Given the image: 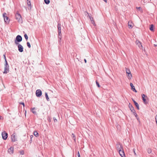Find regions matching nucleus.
I'll use <instances>...</instances> for the list:
<instances>
[{"label":"nucleus","mask_w":157,"mask_h":157,"mask_svg":"<svg viewBox=\"0 0 157 157\" xmlns=\"http://www.w3.org/2000/svg\"><path fill=\"white\" fill-rule=\"evenodd\" d=\"M15 18L19 23H22L23 22L22 18L18 11H17L15 14Z\"/></svg>","instance_id":"f257e3e1"},{"label":"nucleus","mask_w":157,"mask_h":157,"mask_svg":"<svg viewBox=\"0 0 157 157\" xmlns=\"http://www.w3.org/2000/svg\"><path fill=\"white\" fill-rule=\"evenodd\" d=\"M3 16L4 18L5 21L6 23H9L10 21L9 19L7 16V14L4 13L3 14Z\"/></svg>","instance_id":"f03ea898"},{"label":"nucleus","mask_w":157,"mask_h":157,"mask_svg":"<svg viewBox=\"0 0 157 157\" xmlns=\"http://www.w3.org/2000/svg\"><path fill=\"white\" fill-rule=\"evenodd\" d=\"M2 138L6 140L7 139L8 137V134L5 131H4L2 133Z\"/></svg>","instance_id":"7ed1b4c3"},{"label":"nucleus","mask_w":157,"mask_h":157,"mask_svg":"<svg viewBox=\"0 0 157 157\" xmlns=\"http://www.w3.org/2000/svg\"><path fill=\"white\" fill-rule=\"evenodd\" d=\"M116 149L118 151L123 149V147L120 143H118L117 144Z\"/></svg>","instance_id":"20e7f679"},{"label":"nucleus","mask_w":157,"mask_h":157,"mask_svg":"<svg viewBox=\"0 0 157 157\" xmlns=\"http://www.w3.org/2000/svg\"><path fill=\"white\" fill-rule=\"evenodd\" d=\"M136 44L138 45V47L140 49H143V47L142 45V44L139 40H136Z\"/></svg>","instance_id":"39448f33"},{"label":"nucleus","mask_w":157,"mask_h":157,"mask_svg":"<svg viewBox=\"0 0 157 157\" xmlns=\"http://www.w3.org/2000/svg\"><path fill=\"white\" fill-rule=\"evenodd\" d=\"M9 66L8 65V63H7V64L6 63V65L5 66V68H4V71L3 72V73L6 74L7 73V72L9 71Z\"/></svg>","instance_id":"423d86ee"},{"label":"nucleus","mask_w":157,"mask_h":157,"mask_svg":"<svg viewBox=\"0 0 157 157\" xmlns=\"http://www.w3.org/2000/svg\"><path fill=\"white\" fill-rule=\"evenodd\" d=\"M57 27L58 29L59 36L60 37H61V24H58Z\"/></svg>","instance_id":"0eeeda50"},{"label":"nucleus","mask_w":157,"mask_h":157,"mask_svg":"<svg viewBox=\"0 0 157 157\" xmlns=\"http://www.w3.org/2000/svg\"><path fill=\"white\" fill-rule=\"evenodd\" d=\"M36 95L37 97H40L42 95V91L40 90H37L36 92Z\"/></svg>","instance_id":"6e6552de"},{"label":"nucleus","mask_w":157,"mask_h":157,"mask_svg":"<svg viewBox=\"0 0 157 157\" xmlns=\"http://www.w3.org/2000/svg\"><path fill=\"white\" fill-rule=\"evenodd\" d=\"M121 157H126L123 149L118 151Z\"/></svg>","instance_id":"1a4fd4ad"},{"label":"nucleus","mask_w":157,"mask_h":157,"mask_svg":"<svg viewBox=\"0 0 157 157\" xmlns=\"http://www.w3.org/2000/svg\"><path fill=\"white\" fill-rule=\"evenodd\" d=\"M12 141L13 142H15L17 140L16 137L15 136V133L13 134L11 136Z\"/></svg>","instance_id":"9d476101"},{"label":"nucleus","mask_w":157,"mask_h":157,"mask_svg":"<svg viewBox=\"0 0 157 157\" xmlns=\"http://www.w3.org/2000/svg\"><path fill=\"white\" fill-rule=\"evenodd\" d=\"M13 147H11L8 149V151L10 154H12L13 153Z\"/></svg>","instance_id":"9b49d317"},{"label":"nucleus","mask_w":157,"mask_h":157,"mask_svg":"<svg viewBox=\"0 0 157 157\" xmlns=\"http://www.w3.org/2000/svg\"><path fill=\"white\" fill-rule=\"evenodd\" d=\"M22 40V37L20 35H18L17 36L16 40L18 42H21Z\"/></svg>","instance_id":"f8f14e48"},{"label":"nucleus","mask_w":157,"mask_h":157,"mask_svg":"<svg viewBox=\"0 0 157 157\" xmlns=\"http://www.w3.org/2000/svg\"><path fill=\"white\" fill-rule=\"evenodd\" d=\"M128 25L129 29H132L133 26V24L131 21H129L128 23Z\"/></svg>","instance_id":"ddd939ff"},{"label":"nucleus","mask_w":157,"mask_h":157,"mask_svg":"<svg viewBox=\"0 0 157 157\" xmlns=\"http://www.w3.org/2000/svg\"><path fill=\"white\" fill-rule=\"evenodd\" d=\"M18 50L20 52H22L23 51V47L21 44H19L18 46Z\"/></svg>","instance_id":"4468645a"},{"label":"nucleus","mask_w":157,"mask_h":157,"mask_svg":"<svg viewBox=\"0 0 157 157\" xmlns=\"http://www.w3.org/2000/svg\"><path fill=\"white\" fill-rule=\"evenodd\" d=\"M130 86L131 87V89L133 91L136 92L137 91L136 90L134 86H133V84L132 83H130Z\"/></svg>","instance_id":"2eb2a0df"},{"label":"nucleus","mask_w":157,"mask_h":157,"mask_svg":"<svg viewBox=\"0 0 157 157\" xmlns=\"http://www.w3.org/2000/svg\"><path fill=\"white\" fill-rule=\"evenodd\" d=\"M128 106L130 110H131L132 112H133V111H134V110H135L134 108L130 103H129Z\"/></svg>","instance_id":"dca6fc26"},{"label":"nucleus","mask_w":157,"mask_h":157,"mask_svg":"<svg viewBox=\"0 0 157 157\" xmlns=\"http://www.w3.org/2000/svg\"><path fill=\"white\" fill-rule=\"evenodd\" d=\"M132 99V100H133L135 105L136 107L138 109H139V105L138 104L135 100H133V99Z\"/></svg>","instance_id":"f3484780"},{"label":"nucleus","mask_w":157,"mask_h":157,"mask_svg":"<svg viewBox=\"0 0 157 157\" xmlns=\"http://www.w3.org/2000/svg\"><path fill=\"white\" fill-rule=\"evenodd\" d=\"M35 107L33 108H32L31 109V111L34 114H36V111H35L34 110L35 109Z\"/></svg>","instance_id":"a211bd4d"},{"label":"nucleus","mask_w":157,"mask_h":157,"mask_svg":"<svg viewBox=\"0 0 157 157\" xmlns=\"http://www.w3.org/2000/svg\"><path fill=\"white\" fill-rule=\"evenodd\" d=\"M150 29L151 31H154V27L153 25H150Z\"/></svg>","instance_id":"6ab92c4d"},{"label":"nucleus","mask_w":157,"mask_h":157,"mask_svg":"<svg viewBox=\"0 0 157 157\" xmlns=\"http://www.w3.org/2000/svg\"><path fill=\"white\" fill-rule=\"evenodd\" d=\"M144 102L145 104H146L148 103V99H142Z\"/></svg>","instance_id":"aec40b11"},{"label":"nucleus","mask_w":157,"mask_h":157,"mask_svg":"<svg viewBox=\"0 0 157 157\" xmlns=\"http://www.w3.org/2000/svg\"><path fill=\"white\" fill-rule=\"evenodd\" d=\"M132 112L133 113V115L135 116V117H136V119H138V117H137V115L136 114V111H135V110H134V111H133V112Z\"/></svg>","instance_id":"412c9836"},{"label":"nucleus","mask_w":157,"mask_h":157,"mask_svg":"<svg viewBox=\"0 0 157 157\" xmlns=\"http://www.w3.org/2000/svg\"><path fill=\"white\" fill-rule=\"evenodd\" d=\"M127 76L129 79H131L132 77V75L131 73L129 74H127Z\"/></svg>","instance_id":"4be33fe9"},{"label":"nucleus","mask_w":157,"mask_h":157,"mask_svg":"<svg viewBox=\"0 0 157 157\" xmlns=\"http://www.w3.org/2000/svg\"><path fill=\"white\" fill-rule=\"evenodd\" d=\"M34 135L36 137H37L39 136V134L36 131L34 132Z\"/></svg>","instance_id":"5701e85b"},{"label":"nucleus","mask_w":157,"mask_h":157,"mask_svg":"<svg viewBox=\"0 0 157 157\" xmlns=\"http://www.w3.org/2000/svg\"><path fill=\"white\" fill-rule=\"evenodd\" d=\"M126 72L127 74H129L131 73V72L129 69L127 68H126Z\"/></svg>","instance_id":"b1692460"},{"label":"nucleus","mask_w":157,"mask_h":157,"mask_svg":"<svg viewBox=\"0 0 157 157\" xmlns=\"http://www.w3.org/2000/svg\"><path fill=\"white\" fill-rule=\"evenodd\" d=\"M71 137L75 141L76 137L75 135L73 133L72 134Z\"/></svg>","instance_id":"393cba45"},{"label":"nucleus","mask_w":157,"mask_h":157,"mask_svg":"<svg viewBox=\"0 0 157 157\" xmlns=\"http://www.w3.org/2000/svg\"><path fill=\"white\" fill-rule=\"evenodd\" d=\"M27 4L28 6H31V2L29 1V0H27Z\"/></svg>","instance_id":"a878e982"},{"label":"nucleus","mask_w":157,"mask_h":157,"mask_svg":"<svg viewBox=\"0 0 157 157\" xmlns=\"http://www.w3.org/2000/svg\"><path fill=\"white\" fill-rule=\"evenodd\" d=\"M44 1L47 4H48L50 3V0H44Z\"/></svg>","instance_id":"bb28decb"},{"label":"nucleus","mask_w":157,"mask_h":157,"mask_svg":"<svg viewBox=\"0 0 157 157\" xmlns=\"http://www.w3.org/2000/svg\"><path fill=\"white\" fill-rule=\"evenodd\" d=\"M147 151L149 154H150L151 152V149L150 148H148L147 150Z\"/></svg>","instance_id":"cd10ccee"},{"label":"nucleus","mask_w":157,"mask_h":157,"mask_svg":"<svg viewBox=\"0 0 157 157\" xmlns=\"http://www.w3.org/2000/svg\"><path fill=\"white\" fill-rule=\"evenodd\" d=\"M27 46H28V47L29 48H30L31 47V45H30V44L29 42H27Z\"/></svg>","instance_id":"c85d7f7f"},{"label":"nucleus","mask_w":157,"mask_h":157,"mask_svg":"<svg viewBox=\"0 0 157 157\" xmlns=\"http://www.w3.org/2000/svg\"><path fill=\"white\" fill-rule=\"evenodd\" d=\"M24 36L26 40L28 39V36L26 34H25L24 35Z\"/></svg>","instance_id":"c756f323"},{"label":"nucleus","mask_w":157,"mask_h":157,"mask_svg":"<svg viewBox=\"0 0 157 157\" xmlns=\"http://www.w3.org/2000/svg\"><path fill=\"white\" fill-rule=\"evenodd\" d=\"M96 84L97 86H98V87H100V86L99 85V83L97 81H96Z\"/></svg>","instance_id":"7c9ffc66"},{"label":"nucleus","mask_w":157,"mask_h":157,"mask_svg":"<svg viewBox=\"0 0 157 157\" xmlns=\"http://www.w3.org/2000/svg\"><path fill=\"white\" fill-rule=\"evenodd\" d=\"M91 23L92 24L94 25V26H95L96 25L95 23V22L94 20H92V21H91Z\"/></svg>","instance_id":"2f4dec72"},{"label":"nucleus","mask_w":157,"mask_h":157,"mask_svg":"<svg viewBox=\"0 0 157 157\" xmlns=\"http://www.w3.org/2000/svg\"><path fill=\"white\" fill-rule=\"evenodd\" d=\"M19 103L20 104L22 105H23V106L24 107H25V104H24V103L23 102H19Z\"/></svg>","instance_id":"473e14b6"},{"label":"nucleus","mask_w":157,"mask_h":157,"mask_svg":"<svg viewBox=\"0 0 157 157\" xmlns=\"http://www.w3.org/2000/svg\"><path fill=\"white\" fill-rule=\"evenodd\" d=\"M4 59H5V62H6V64H7V61H6V57L5 55H4Z\"/></svg>","instance_id":"72a5a7b5"},{"label":"nucleus","mask_w":157,"mask_h":157,"mask_svg":"<svg viewBox=\"0 0 157 157\" xmlns=\"http://www.w3.org/2000/svg\"><path fill=\"white\" fill-rule=\"evenodd\" d=\"M20 154L21 155H23L24 154V151L23 150L20 151Z\"/></svg>","instance_id":"f704fd0d"},{"label":"nucleus","mask_w":157,"mask_h":157,"mask_svg":"<svg viewBox=\"0 0 157 157\" xmlns=\"http://www.w3.org/2000/svg\"><path fill=\"white\" fill-rule=\"evenodd\" d=\"M142 98H144L145 97H147L144 94L142 95Z\"/></svg>","instance_id":"c9c22d12"},{"label":"nucleus","mask_w":157,"mask_h":157,"mask_svg":"<svg viewBox=\"0 0 157 157\" xmlns=\"http://www.w3.org/2000/svg\"><path fill=\"white\" fill-rule=\"evenodd\" d=\"M136 9H138V10H139L140 11H142V10L141 8V7H136Z\"/></svg>","instance_id":"e433bc0d"},{"label":"nucleus","mask_w":157,"mask_h":157,"mask_svg":"<svg viewBox=\"0 0 157 157\" xmlns=\"http://www.w3.org/2000/svg\"><path fill=\"white\" fill-rule=\"evenodd\" d=\"M45 96L46 98H48V94L47 93H46L45 94Z\"/></svg>","instance_id":"4c0bfd02"},{"label":"nucleus","mask_w":157,"mask_h":157,"mask_svg":"<svg viewBox=\"0 0 157 157\" xmlns=\"http://www.w3.org/2000/svg\"><path fill=\"white\" fill-rule=\"evenodd\" d=\"M88 16L89 17V18H90V20L91 21H92V20H93V18L92 17H90V15H88Z\"/></svg>","instance_id":"58836bf2"},{"label":"nucleus","mask_w":157,"mask_h":157,"mask_svg":"<svg viewBox=\"0 0 157 157\" xmlns=\"http://www.w3.org/2000/svg\"><path fill=\"white\" fill-rule=\"evenodd\" d=\"M53 119L55 122L57 121V120L55 117H53Z\"/></svg>","instance_id":"ea45409f"},{"label":"nucleus","mask_w":157,"mask_h":157,"mask_svg":"<svg viewBox=\"0 0 157 157\" xmlns=\"http://www.w3.org/2000/svg\"><path fill=\"white\" fill-rule=\"evenodd\" d=\"M155 119L156 123H157V114L155 116Z\"/></svg>","instance_id":"a19ab883"},{"label":"nucleus","mask_w":157,"mask_h":157,"mask_svg":"<svg viewBox=\"0 0 157 157\" xmlns=\"http://www.w3.org/2000/svg\"><path fill=\"white\" fill-rule=\"evenodd\" d=\"M78 157H80V155L79 152L78 151L77 154Z\"/></svg>","instance_id":"79ce46f5"},{"label":"nucleus","mask_w":157,"mask_h":157,"mask_svg":"<svg viewBox=\"0 0 157 157\" xmlns=\"http://www.w3.org/2000/svg\"><path fill=\"white\" fill-rule=\"evenodd\" d=\"M17 42L18 41H17L16 40H15V44H18V43H17Z\"/></svg>","instance_id":"37998d69"},{"label":"nucleus","mask_w":157,"mask_h":157,"mask_svg":"<svg viewBox=\"0 0 157 157\" xmlns=\"http://www.w3.org/2000/svg\"><path fill=\"white\" fill-rule=\"evenodd\" d=\"M133 152H134V154L135 155H136V153L135 152V150L134 149H133Z\"/></svg>","instance_id":"c03bdc74"},{"label":"nucleus","mask_w":157,"mask_h":157,"mask_svg":"<svg viewBox=\"0 0 157 157\" xmlns=\"http://www.w3.org/2000/svg\"><path fill=\"white\" fill-rule=\"evenodd\" d=\"M3 119V117L2 116H0V119L2 120Z\"/></svg>","instance_id":"a18cd8bd"},{"label":"nucleus","mask_w":157,"mask_h":157,"mask_svg":"<svg viewBox=\"0 0 157 157\" xmlns=\"http://www.w3.org/2000/svg\"><path fill=\"white\" fill-rule=\"evenodd\" d=\"M84 61H85V63H86L87 61H86V59H84Z\"/></svg>","instance_id":"49530a36"},{"label":"nucleus","mask_w":157,"mask_h":157,"mask_svg":"<svg viewBox=\"0 0 157 157\" xmlns=\"http://www.w3.org/2000/svg\"><path fill=\"white\" fill-rule=\"evenodd\" d=\"M104 1H105L106 3H107V0H104Z\"/></svg>","instance_id":"de8ad7c7"},{"label":"nucleus","mask_w":157,"mask_h":157,"mask_svg":"<svg viewBox=\"0 0 157 157\" xmlns=\"http://www.w3.org/2000/svg\"><path fill=\"white\" fill-rule=\"evenodd\" d=\"M47 99V100L48 101H49V99L48 98V99Z\"/></svg>","instance_id":"09e8293b"},{"label":"nucleus","mask_w":157,"mask_h":157,"mask_svg":"<svg viewBox=\"0 0 157 157\" xmlns=\"http://www.w3.org/2000/svg\"><path fill=\"white\" fill-rule=\"evenodd\" d=\"M87 14H88V13L87 12H86Z\"/></svg>","instance_id":"8fccbe9b"}]
</instances>
